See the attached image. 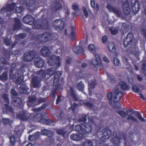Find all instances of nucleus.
Segmentation results:
<instances>
[{"label":"nucleus","instance_id":"3","mask_svg":"<svg viewBox=\"0 0 146 146\" xmlns=\"http://www.w3.org/2000/svg\"><path fill=\"white\" fill-rule=\"evenodd\" d=\"M33 28L34 29L38 30H45L47 29L48 26V22L47 21L46 22H44L43 20L40 19L38 20L35 21L33 24Z\"/></svg>","mask_w":146,"mask_h":146},{"label":"nucleus","instance_id":"30","mask_svg":"<svg viewBox=\"0 0 146 146\" xmlns=\"http://www.w3.org/2000/svg\"><path fill=\"white\" fill-rule=\"evenodd\" d=\"M37 74L41 78L44 79L46 80L48 79V77L46 76V72L45 70L41 69L39 71H38Z\"/></svg>","mask_w":146,"mask_h":146},{"label":"nucleus","instance_id":"50","mask_svg":"<svg viewBox=\"0 0 146 146\" xmlns=\"http://www.w3.org/2000/svg\"><path fill=\"white\" fill-rule=\"evenodd\" d=\"M118 114L121 117L124 118L127 115V114L124 111L122 110H119L118 112Z\"/></svg>","mask_w":146,"mask_h":146},{"label":"nucleus","instance_id":"41","mask_svg":"<svg viewBox=\"0 0 146 146\" xmlns=\"http://www.w3.org/2000/svg\"><path fill=\"white\" fill-rule=\"evenodd\" d=\"M54 135V132L51 130H49L48 133L46 136H47V137L50 139L49 141L50 142H52L54 141V139L53 138V137Z\"/></svg>","mask_w":146,"mask_h":146},{"label":"nucleus","instance_id":"5","mask_svg":"<svg viewBox=\"0 0 146 146\" xmlns=\"http://www.w3.org/2000/svg\"><path fill=\"white\" fill-rule=\"evenodd\" d=\"M52 37L51 33L45 32L38 36V38L40 39V43L47 42L50 41Z\"/></svg>","mask_w":146,"mask_h":146},{"label":"nucleus","instance_id":"19","mask_svg":"<svg viewBox=\"0 0 146 146\" xmlns=\"http://www.w3.org/2000/svg\"><path fill=\"white\" fill-rule=\"evenodd\" d=\"M95 58L91 60L92 64L96 67H98L101 64V61L99 55L97 54H95Z\"/></svg>","mask_w":146,"mask_h":146},{"label":"nucleus","instance_id":"44","mask_svg":"<svg viewBox=\"0 0 146 146\" xmlns=\"http://www.w3.org/2000/svg\"><path fill=\"white\" fill-rule=\"evenodd\" d=\"M88 49L90 51L93 53L96 52L95 46L92 44H91L89 45L88 46Z\"/></svg>","mask_w":146,"mask_h":146},{"label":"nucleus","instance_id":"53","mask_svg":"<svg viewBox=\"0 0 146 146\" xmlns=\"http://www.w3.org/2000/svg\"><path fill=\"white\" fill-rule=\"evenodd\" d=\"M132 90L135 93H138L139 92V89L135 84L133 85L132 87Z\"/></svg>","mask_w":146,"mask_h":146},{"label":"nucleus","instance_id":"28","mask_svg":"<svg viewBox=\"0 0 146 146\" xmlns=\"http://www.w3.org/2000/svg\"><path fill=\"white\" fill-rule=\"evenodd\" d=\"M73 52L77 54H80L83 53L84 50L83 48L80 46H74L73 48Z\"/></svg>","mask_w":146,"mask_h":146},{"label":"nucleus","instance_id":"25","mask_svg":"<svg viewBox=\"0 0 146 146\" xmlns=\"http://www.w3.org/2000/svg\"><path fill=\"white\" fill-rule=\"evenodd\" d=\"M37 98L36 97H29L28 102H27L28 105L31 106H36L35 105L37 100Z\"/></svg>","mask_w":146,"mask_h":146},{"label":"nucleus","instance_id":"37","mask_svg":"<svg viewBox=\"0 0 146 146\" xmlns=\"http://www.w3.org/2000/svg\"><path fill=\"white\" fill-rule=\"evenodd\" d=\"M46 106V104H44L39 108H33L32 110L34 112H39L45 109Z\"/></svg>","mask_w":146,"mask_h":146},{"label":"nucleus","instance_id":"2","mask_svg":"<svg viewBox=\"0 0 146 146\" xmlns=\"http://www.w3.org/2000/svg\"><path fill=\"white\" fill-rule=\"evenodd\" d=\"M75 128L76 131L83 135H86L91 132V126L88 123L77 125L75 126Z\"/></svg>","mask_w":146,"mask_h":146},{"label":"nucleus","instance_id":"46","mask_svg":"<svg viewBox=\"0 0 146 146\" xmlns=\"http://www.w3.org/2000/svg\"><path fill=\"white\" fill-rule=\"evenodd\" d=\"M136 114L138 117V119L141 121L143 122H145V120L143 118L141 115V114L138 111H136Z\"/></svg>","mask_w":146,"mask_h":146},{"label":"nucleus","instance_id":"26","mask_svg":"<svg viewBox=\"0 0 146 146\" xmlns=\"http://www.w3.org/2000/svg\"><path fill=\"white\" fill-rule=\"evenodd\" d=\"M83 135L79 133L72 134L70 136V138L74 141H79L82 139V136Z\"/></svg>","mask_w":146,"mask_h":146},{"label":"nucleus","instance_id":"4","mask_svg":"<svg viewBox=\"0 0 146 146\" xmlns=\"http://www.w3.org/2000/svg\"><path fill=\"white\" fill-rule=\"evenodd\" d=\"M49 58L48 63L49 66H52L55 65L56 66L57 68L61 66V62L60 56H56L52 54L51 55Z\"/></svg>","mask_w":146,"mask_h":146},{"label":"nucleus","instance_id":"13","mask_svg":"<svg viewBox=\"0 0 146 146\" xmlns=\"http://www.w3.org/2000/svg\"><path fill=\"white\" fill-rule=\"evenodd\" d=\"M106 8L110 10L111 12L114 13L118 17H120L121 15V13L119 9L116 7H113L110 4H108L106 6Z\"/></svg>","mask_w":146,"mask_h":146},{"label":"nucleus","instance_id":"16","mask_svg":"<svg viewBox=\"0 0 146 146\" xmlns=\"http://www.w3.org/2000/svg\"><path fill=\"white\" fill-rule=\"evenodd\" d=\"M34 64L36 67L41 68L44 65L45 61L42 58L38 57L34 60Z\"/></svg>","mask_w":146,"mask_h":146},{"label":"nucleus","instance_id":"63","mask_svg":"<svg viewBox=\"0 0 146 146\" xmlns=\"http://www.w3.org/2000/svg\"><path fill=\"white\" fill-rule=\"evenodd\" d=\"M84 105L90 108H92L93 106V104L89 102H85Z\"/></svg>","mask_w":146,"mask_h":146},{"label":"nucleus","instance_id":"43","mask_svg":"<svg viewBox=\"0 0 146 146\" xmlns=\"http://www.w3.org/2000/svg\"><path fill=\"white\" fill-rule=\"evenodd\" d=\"M27 36L26 34L25 33H20L15 36L16 38L23 39L25 38Z\"/></svg>","mask_w":146,"mask_h":146},{"label":"nucleus","instance_id":"33","mask_svg":"<svg viewBox=\"0 0 146 146\" xmlns=\"http://www.w3.org/2000/svg\"><path fill=\"white\" fill-rule=\"evenodd\" d=\"M90 5L94 10H95L97 12L99 11L100 8L99 5L97 4L95 7V3L94 0H90Z\"/></svg>","mask_w":146,"mask_h":146},{"label":"nucleus","instance_id":"7","mask_svg":"<svg viewBox=\"0 0 146 146\" xmlns=\"http://www.w3.org/2000/svg\"><path fill=\"white\" fill-rule=\"evenodd\" d=\"M52 24L54 29L57 30H62L65 25L64 22L61 19H56Z\"/></svg>","mask_w":146,"mask_h":146},{"label":"nucleus","instance_id":"62","mask_svg":"<svg viewBox=\"0 0 146 146\" xmlns=\"http://www.w3.org/2000/svg\"><path fill=\"white\" fill-rule=\"evenodd\" d=\"M4 41L7 46H10L11 44L10 40L8 38H5L4 39Z\"/></svg>","mask_w":146,"mask_h":146},{"label":"nucleus","instance_id":"58","mask_svg":"<svg viewBox=\"0 0 146 146\" xmlns=\"http://www.w3.org/2000/svg\"><path fill=\"white\" fill-rule=\"evenodd\" d=\"M108 37L107 35H105L102 37V41L103 43L104 44L107 43L108 42Z\"/></svg>","mask_w":146,"mask_h":146},{"label":"nucleus","instance_id":"12","mask_svg":"<svg viewBox=\"0 0 146 146\" xmlns=\"http://www.w3.org/2000/svg\"><path fill=\"white\" fill-rule=\"evenodd\" d=\"M132 11L135 13H137L140 10V4L138 0H131Z\"/></svg>","mask_w":146,"mask_h":146},{"label":"nucleus","instance_id":"52","mask_svg":"<svg viewBox=\"0 0 146 146\" xmlns=\"http://www.w3.org/2000/svg\"><path fill=\"white\" fill-rule=\"evenodd\" d=\"M2 122L4 125H7L9 124L10 119L7 118H4L2 119Z\"/></svg>","mask_w":146,"mask_h":146},{"label":"nucleus","instance_id":"40","mask_svg":"<svg viewBox=\"0 0 146 146\" xmlns=\"http://www.w3.org/2000/svg\"><path fill=\"white\" fill-rule=\"evenodd\" d=\"M8 79V75L6 72H3L0 76V80L4 82L7 81Z\"/></svg>","mask_w":146,"mask_h":146},{"label":"nucleus","instance_id":"27","mask_svg":"<svg viewBox=\"0 0 146 146\" xmlns=\"http://www.w3.org/2000/svg\"><path fill=\"white\" fill-rule=\"evenodd\" d=\"M123 95V93L121 92H119L117 93L114 98L113 102L114 104L119 102L120 100Z\"/></svg>","mask_w":146,"mask_h":146},{"label":"nucleus","instance_id":"18","mask_svg":"<svg viewBox=\"0 0 146 146\" xmlns=\"http://www.w3.org/2000/svg\"><path fill=\"white\" fill-rule=\"evenodd\" d=\"M51 51L49 48L46 46L43 47L40 50L41 56L43 57L48 56L51 54Z\"/></svg>","mask_w":146,"mask_h":146},{"label":"nucleus","instance_id":"61","mask_svg":"<svg viewBox=\"0 0 146 146\" xmlns=\"http://www.w3.org/2000/svg\"><path fill=\"white\" fill-rule=\"evenodd\" d=\"M113 62L114 65L116 66H118L120 63L119 60L116 57L113 58Z\"/></svg>","mask_w":146,"mask_h":146},{"label":"nucleus","instance_id":"14","mask_svg":"<svg viewBox=\"0 0 146 146\" xmlns=\"http://www.w3.org/2000/svg\"><path fill=\"white\" fill-rule=\"evenodd\" d=\"M15 4V3L9 4L5 7H3L0 10L1 13H4L7 12H11L14 10Z\"/></svg>","mask_w":146,"mask_h":146},{"label":"nucleus","instance_id":"56","mask_svg":"<svg viewBox=\"0 0 146 146\" xmlns=\"http://www.w3.org/2000/svg\"><path fill=\"white\" fill-rule=\"evenodd\" d=\"M129 116L127 118V119L128 121H129L130 120H132L133 121H135L136 122H138V121L135 118L134 116L131 115H129Z\"/></svg>","mask_w":146,"mask_h":146},{"label":"nucleus","instance_id":"31","mask_svg":"<svg viewBox=\"0 0 146 146\" xmlns=\"http://www.w3.org/2000/svg\"><path fill=\"white\" fill-rule=\"evenodd\" d=\"M42 123L46 125L54 126L55 122L51 119H44Z\"/></svg>","mask_w":146,"mask_h":146},{"label":"nucleus","instance_id":"48","mask_svg":"<svg viewBox=\"0 0 146 146\" xmlns=\"http://www.w3.org/2000/svg\"><path fill=\"white\" fill-rule=\"evenodd\" d=\"M9 104H4L6 110L10 112H12L13 111V109L11 106H9Z\"/></svg>","mask_w":146,"mask_h":146},{"label":"nucleus","instance_id":"24","mask_svg":"<svg viewBox=\"0 0 146 146\" xmlns=\"http://www.w3.org/2000/svg\"><path fill=\"white\" fill-rule=\"evenodd\" d=\"M27 113L22 112L17 115V117L22 121H26L30 117L28 115Z\"/></svg>","mask_w":146,"mask_h":146},{"label":"nucleus","instance_id":"36","mask_svg":"<svg viewBox=\"0 0 146 146\" xmlns=\"http://www.w3.org/2000/svg\"><path fill=\"white\" fill-rule=\"evenodd\" d=\"M62 4L59 1L56 2L54 5V8L56 11L60 10L62 9Z\"/></svg>","mask_w":146,"mask_h":146},{"label":"nucleus","instance_id":"60","mask_svg":"<svg viewBox=\"0 0 146 146\" xmlns=\"http://www.w3.org/2000/svg\"><path fill=\"white\" fill-rule=\"evenodd\" d=\"M29 3H27V7H33V6L35 5V1H33L32 0H29Z\"/></svg>","mask_w":146,"mask_h":146},{"label":"nucleus","instance_id":"15","mask_svg":"<svg viewBox=\"0 0 146 146\" xmlns=\"http://www.w3.org/2000/svg\"><path fill=\"white\" fill-rule=\"evenodd\" d=\"M23 21L25 23L31 25L34 23L35 19L31 15H28L23 17Z\"/></svg>","mask_w":146,"mask_h":146},{"label":"nucleus","instance_id":"1","mask_svg":"<svg viewBox=\"0 0 146 146\" xmlns=\"http://www.w3.org/2000/svg\"><path fill=\"white\" fill-rule=\"evenodd\" d=\"M57 70V68L54 67L48 68L46 70V75L49 79L50 76L54 75L53 85L57 88H58L60 86V85L59 83V80L62 75V73L60 71L56 72Z\"/></svg>","mask_w":146,"mask_h":146},{"label":"nucleus","instance_id":"64","mask_svg":"<svg viewBox=\"0 0 146 146\" xmlns=\"http://www.w3.org/2000/svg\"><path fill=\"white\" fill-rule=\"evenodd\" d=\"M110 79L111 82L114 83H115L116 81V79L115 76H111L110 77Z\"/></svg>","mask_w":146,"mask_h":146},{"label":"nucleus","instance_id":"34","mask_svg":"<svg viewBox=\"0 0 146 146\" xmlns=\"http://www.w3.org/2000/svg\"><path fill=\"white\" fill-rule=\"evenodd\" d=\"M13 101L16 105V106L20 107L22 104L21 99L19 98H15L13 99Z\"/></svg>","mask_w":146,"mask_h":146},{"label":"nucleus","instance_id":"6","mask_svg":"<svg viewBox=\"0 0 146 146\" xmlns=\"http://www.w3.org/2000/svg\"><path fill=\"white\" fill-rule=\"evenodd\" d=\"M102 136L100 138V139L105 142L110 138L111 134V131L108 127H106L102 130Z\"/></svg>","mask_w":146,"mask_h":146},{"label":"nucleus","instance_id":"9","mask_svg":"<svg viewBox=\"0 0 146 146\" xmlns=\"http://www.w3.org/2000/svg\"><path fill=\"white\" fill-rule=\"evenodd\" d=\"M35 52L34 50L30 51L25 53L23 56L24 60L27 62L31 61L35 55Z\"/></svg>","mask_w":146,"mask_h":146},{"label":"nucleus","instance_id":"57","mask_svg":"<svg viewBox=\"0 0 146 146\" xmlns=\"http://www.w3.org/2000/svg\"><path fill=\"white\" fill-rule=\"evenodd\" d=\"M9 139L11 144L13 145H14L15 144V136L14 135H13L12 136L10 137H9Z\"/></svg>","mask_w":146,"mask_h":146},{"label":"nucleus","instance_id":"51","mask_svg":"<svg viewBox=\"0 0 146 146\" xmlns=\"http://www.w3.org/2000/svg\"><path fill=\"white\" fill-rule=\"evenodd\" d=\"M46 102V98H42L41 97L38 100V101H36L35 105L36 106L44 102Z\"/></svg>","mask_w":146,"mask_h":146},{"label":"nucleus","instance_id":"20","mask_svg":"<svg viewBox=\"0 0 146 146\" xmlns=\"http://www.w3.org/2000/svg\"><path fill=\"white\" fill-rule=\"evenodd\" d=\"M123 11L126 15H128L130 13V9L129 7V3L127 1L124 2L122 5Z\"/></svg>","mask_w":146,"mask_h":146},{"label":"nucleus","instance_id":"59","mask_svg":"<svg viewBox=\"0 0 146 146\" xmlns=\"http://www.w3.org/2000/svg\"><path fill=\"white\" fill-rule=\"evenodd\" d=\"M109 31L111 32V34L113 35H116L118 33V30L116 29H112L111 28H109Z\"/></svg>","mask_w":146,"mask_h":146},{"label":"nucleus","instance_id":"22","mask_svg":"<svg viewBox=\"0 0 146 146\" xmlns=\"http://www.w3.org/2000/svg\"><path fill=\"white\" fill-rule=\"evenodd\" d=\"M20 92L21 94H29L30 92L29 88L26 84H22L19 87Z\"/></svg>","mask_w":146,"mask_h":146},{"label":"nucleus","instance_id":"11","mask_svg":"<svg viewBox=\"0 0 146 146\" xmlns=\"http://www.w3.org/2000/svg\"><path fill=\"white\" fill-rule=\"evenodd\" d=\"M134 38V36L132 33H128L124 39L123 42V44L125 47H127L131 44Z\"/></svg>","mask_w":146,"mask_h":146},{"label":"nucleus","instance_id":"38","mask_svg":"<svg viewBox=\"0 0 146 146\" xmlns=\"http://www.w3.org/2000/svg\"><path fill=\"white\" fill-rule=\"evenodd\" d=\"M56 133L59 135H61L63 137H65L66 132L63 129H58L56 130Z\"/></svg>","mask_w":146,"mask_h":146},{"label":"nucleus","instance_id":"42","mask_svg":"<svg viewBox=\"0 0 146 146\" xmlns=\"http://www.w3.org/2000/svg\"><path fill=\"white\" fill-rule=\"evenodd\" d=\"M70 90L68 91V93L70 96L72 97L73 96L76 94V92L74 90V89L72 87H70Z\"/></svg>","mask_w":146,"mask_h":146},{"label":"nucleus","instance_id":"35","mask_svg":"<svg viewBox=\"0 0 146 146\" xmlns=\"http://www.w3.org/2000/svg\"><path fill=\"white\" fill-rule=\"evenodd\" d=\"M71 29V33L70 36L71 40H74L76 36V32L73 26H71L70 27Z\"/></svg>","mask_w":146,"mask_h":146},{"label":"nucleus","instance_id":"49","mask_svg":"<svg viewBox=\"0 0 146 146\" xmlns=\"http://www.w3.org/2000/svg\"><path fill=\"white\" fill-rule=\"evenodd\" d=\"M2 98L5 102L9 104V100L8 94H4Z\"/></svg>","mask_w":146,"mask_h":146},{"label":"nucleus","instance_id":"39","mask_svg":"<svg viewBox=\"0 0 146 146\" xmlns=\"http://www.w3.org/2000/svg\"><path fill=\"white\" fill-rule=\"evenodd\" d=\"M93 143L92 140L86 139L82 144V146H93Z\"/></svg>","mask_w":146,"mask_h":146},{"label":"nucleus","instance_id":"10","mask_svg":"<svg viewBox=\"0 0 146 146\" xmlns=\"http://www.w3.org/2000/svg\"><path fill=\"white\" fill-rule=\"evenodd\" d=\"M88 123H90V126H91V132L93 130L94 133H98L101 129V127L100 125L96 124L93 119H90Z\"/></svg>","mask_w":146,"mask_h":146},{"label":"nucleus","instance_id":"54","mask_svg":"<svg viewBox=\"0 0 146 146\" xmlns=\"http://www.w3.org/2000/svg\"><path fill=\"white\" fill-rule=\"evenodd\" d=\"M96 85V83L95 81H92L88 83L89 88L91 89L94 88Z\"/></svg>","mask_w":146,"mask_h":146},{"label":"nucleus","instance_id":"21","mask_svg":"<svg viewBox=\"0 0 146 146\" xmlns=\"http://www.w3.org/2000/svg\"><path fill=\"white\" fill-rule=\"evenodd\" d=\"M22 24L20 20L18 18L15 19V24L13 26V30L14 31H18L21 29Z\"/></svg>","mask_w":146,"mask_h":146},{"label":"nucleus","instance_id":"55","mask_svg":"<svg viewBox=\"0 0 146 146\" xmlns=\"http://www.w3.org/2000/svg\"><path fill=\"white\" fill-rule=\"evenodd\" d=\"M23 80L21 77H18L16 80L15 83L17 84L20 85L23 82Z\"/></svg>","mask_w":146,"mask_h":146},{"label":"nucleus","instance_id":"17","mask_svg":"<svg viewBox=\"0 0 146 146\" xmlns=\"http://www.w3.org/2000/svg\"><path fill=\"white\" fill-rule=\"evenodd\" d=\"M32 114L31 115V116L32 117V120L36 122H39L42 123L43 120V115L42 114L40 113H38L34 115L33 117L31 116Z\"/></svg>","mask_w":146,"mask_h":146},{"label":"nucleus","instance_id":"47","mask_svg":"<svg viewBox=\"0 0 146 146\" xmlns=\"http://www.w3.org/2000/svg\"><path fill=\"white\" fill-rule=\"evenodd\" d=\"M15 11L17 13H21L23 11L24 8L23 7L21 6L17 7L15 9Z\"/></svg>","mask_w":146,"mask_h":146},{"label":"nucleus","instance_id":"23","mask_svg":"<svg viewBox=\"0 0 146 146\" xmlns=\"http://www.w3.org/2000/svg\"><path fill=\"white\" fill-rule=\"evenodd\" d=\"M31 83L34 88L39 87L40 84L39 78L37 76H34L32 78Z\"/></svg>","mask_w":146,"mask_h":146},{"label":"nucleus","instance_id":"29","mask_svg":"<svg viewBox=\"0 0 146 146\" xmlns=\"http://www.w3.org/2000/svg\"><path fill=\"white\" fill-rule=\"evenodd\" d=\"M108 48L110 51L112 52H115L116 51L115 45L114 42H109L108 45Z\"/></svg>","mask_w":146,"mask_h":146},{"label":"nucleus","instance_id":"45","mask_svg":"<svg viewBox=\"0 0 146 146\" xmlns=\"http://www.w3.org/2000/svg\"><path fill=\"white\" fill-rule=\"evenodd\" d=\"M84 84L82 81H80L77 85L78 90L80 91H82L84 88Z\"/></svg>","mask_w":146,"mask_h":146},{"label":"nucleus","instance_id":"32","mask_svg":"<svg viewBox=\"0 0 146 146\" xmlns=\"http://www.w3.org/2000/svg\"><path fill=\"white\" fill-rule=\"evenodd\" d=\"M119 84L121 88L123 90H128L129 88V86L124 81H121L119 83Z\"/></svg>","mask_w":146,"mask_h":146},{"label":"nucleus","instance_id":"8","mask_svg":"<svg viewBox=\"0 0 146 146\" xmlns=\"http://www.w3.org/2000/svg\"><path fill=\"white\" fill-rule=\"evenodd\" d=\"M118 133L117 131L113 132V137L110 139V141L113 144L114 146H119L121 137L118 135Z\"/></svg>","mask_w":146,"mask_h":146}]
</instances>
